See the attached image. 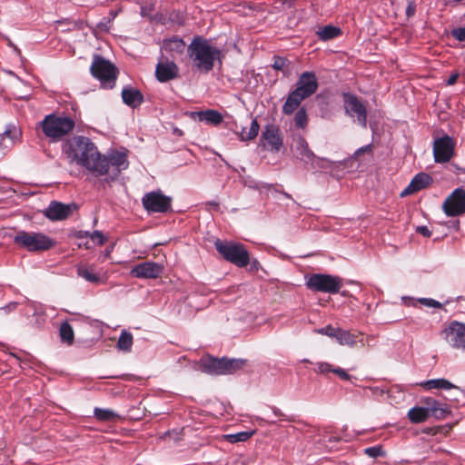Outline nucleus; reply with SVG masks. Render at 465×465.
I'll return each instance as SVG.
<instances>
[{"instance_id": "obj_32", "label": "nucleus", "mask_w": 465, "mask_h": 465, "mask_svg": "<svg viewBox=\"0 0 465 465\" xmlns=\"http://www.w3.org/2000/svg\"><path fill=\"white\" fill-rule=\"evenodd\" d=\"M335 339L341 345L353 346L356 343L355 335L341 329L335 331Z\"/></svg>"}, {"instance_id": "obj_61", "label": "nucleus", "mask_w": 465, "mask_h": 465, "mask_svg": "<svg viewBox=\"0 0 465 465\" xmlns=\"http://www.w3.org/2000/svg\"><path fill=\"white\" fill-rule=\"evenodd\" d=\"M115 177H116V176H108V178H107L105 181H106V183L113 182V181H114V178H115Z\"/></svg>"}, {"instance_id": "obj_28", "label": "nucleus", "mask_w": 465, "mask_h": 465, "mask_svg": "<svg viewBox=\"0 0 465 465\" xmlns=\"http://www.w3.org/2000/svg\"><path fill=\"white\" fill-rule=\"evenodd\" d=\"M134 343L133 335L126 330H123L117 341L116 348L124 352H130Z\"/></svg>"}, {"instance_id": "obj_54", "label": "nucleus", "mask_w": 465, "mask_h": 465, "mask_svg": "<svg viewBox=\"0 0 465 465\" xmlns=\"http://www.w3.org/2000/svg\"><path fill=\"white\" fill-rule=\"evenodd\" d=\"M249 264H250V271L252 272H258L259 269L261 268V264L257 259H252V260L250 259Z\"/></svg>"}, {"instance_id": "obj_34", "label": "nucleus", "mask_w": 465, "mask_h": 465, "mask_svg": "<svg viewBox=\"0 0 465 465\" xmlns=\"http://www.w3.org/2000/svg\"><path fill=\"white\" fill-rule=\"evenodd\" d=\"M245 364L242 359H227L224 358V374H231L242 369Z\"/></svg>"}, {"instance_id": "obj_9", "label": "nucleus", "mask_w": 465, "mask_h": 465, "mask_svg": "<svg viewBox=\"0 0 465 465\" xmlns=\"http://www.w3.org/2000/svg\"><path fill=\"white\" fill-rule=\"evenodd\" d=\"M127 151H112L108 153L107 156L102 155L99 153V158L104 160V163H101V166H97V169H94V172L99 173L100 174H104L109 172L110 165L115 167L116 171L121 172L127 169L129 163L127 160Z\"/></svg>"}, {"instance_id": "obj_16", "label": "nucleus", "mask_w": 465, "mask_h": 465, "mask_svg": "<svg viewBox=\"0 0 465 465\" xmlns=\"http://www.w3.org/2000/svg\"><path fill=\"white\" fill-rule=\"evenodd\" d=\"M45 137L50 142L56 143L58 141V116L55 114H48L39 123Z\"/></svg>"}, {"instance_id": "obj_27", "label": "nucleus", "mask_w": 465, "mask_h": 465, "mask_svg": "<svg viewBox=\"0 0 465 465\" xmlns=\"http://www.w3.org/2000/svg\"><path fill=\"white\" fill-rule=\"evenodd\" d=\"M74 331L72 325L68 321H63L60 322V342L65 343L68 346L74 344Z\"/></svg>"}, {"instance_id": "obj_39", "label": "nucleus", "mask_w": 465, "mask_h": 465, "mask_svg": "<svg viewBox=\"0 0 465 465\" xmlns=\"http://www.w3.org/2000/svg\"><path fill=\"white\" fill-rule=\"evenodd\" d=\"M294 122L296 126L305 128L308 124V117L304 108H301L294 115Z\"/></svg>"}, {"instance_id": "obj_38", "label": "nucleus", "mask_w": 465, "mask_h": 465, "mask_svg": "<svg viewBox=\"0 0 465 465\" xmlns=\"http://www.w3.org/2000/svg\"><path fill=\"white\" fill-rule=\"evenodd\" d=\"M74 127V121L70 117H60V136L71 132Z\"/></svg>"}, {"instance_id": "obj_30", "label": "nucleus", "mask_w": 465, "mask_h": 465, "mask_svg": "<svg viewBox=\"0 0 465 465\" xmlns=\"http://www.w3.org/2000/svg\"><path fill=\"white\" fill-rule=\"evenodd\" d=\"M423 388L427 390L431 389H442V390H450L455 388V386L449 381L445 379H433L429 380L421 383Z\"/></svg>"}, {"instance_id": "obj_11", "label": "nucleus", "mask_w": 465, "mask_h": 465, "mask_svg": "<svg viewBox=\"0 0 465 465\" xmlns=\"http://www.w3.org/2000/svg\"><path fill=\"white\" fill-rule=\"evenodd\" d=\"M259 146L262 150L277 153L282 147V138L277 126L267 125L260 137Z\"/></svg>"}, {"instance_id": "obj_42", "label": "nucleus", "mask_w": 465, "mask_h": 465, "mask_svg": "<svg viewBox=\"0 0 465 465\" xmlns=\"http://www.w3.org/2000/svg\"><path fill=\"white\" fill-rule=\"evenodd\" d=\"M364 453L371 458H378V457L383 455L384 452H383L381 446L377 445V446L366 448L364 450Z\"/></svg>"}, {"instance_id": "obj_37", "label": "nucleus", "mask_w": 465, "mask_h": 465, "mask_svg": "<svg viewBox=\"0 0 465 465\" xmlns=\"http://www.w3.org/2000/svg\"><path fill=\"white\" fill-rule=\"evenodd\" d=\"M44 214L51 221H58V200L51 201L49 206L45 209Z\"/></svg>"}, {"instance_id": "obj_15", "label": "nucleus", "mask_w": 465, "mask_h": 465, "mask_svg": "<svg viewBox=\"0 0 465 465\" xmlns=\"http://www.w3.org/2000/svg\"><path fill=\"white\" fill-rule=\"evenodd\" d=\"M163 271V266L154 262H143L136 264L130 272L131 275L139 279H156Z\"/></svg>"}, {"instance_id": "obj_5", "label": "nucleus", "mask_w": 465, "mask_h": 465, "mask_svg": "<svg viewBox=\"0 0 465 465\" xmlns=\"http://www.w3.org/2000/svg\"><path fill=\"white\" fill-rule=\"evenodd\" d=\"M305 285L312 292L335 294L342 287V280L331 274L313 273L307 278Z\"/></svg>"}, {"instance_id": "obj_52", "label": "nucleus", "mask_w": 465, "mask_h": 465, "mask_svg": "<svg viewBox=\"0 0 465 465\" xmlns=\"http://www.w3.org/2000/svg\"><path fill=\"white\" fill-rule=\"evenodd\" d=\"M337 331L336 329H333L331 326H327L325 328H322V329L318 330V332L322 333V334H325V335L330 336V337H334L335 338V331Z\"/></svg>"}, {"instance_id": "obj_47", "label": "nucleus", "mask_w": 465, "mask_h": 465, "mask_svg": "<svg viewBox=\"0 0 465 465\" xmlns=\"http://www.w3.org/2000/svg\"><path fill=\"white\" fill-rule=\"evenodd\" d=\"M332 369L331 365L327 362H318L317 368L314 371L318 373L324 374L327 372H332Z\"/></svg>"}, {"instance_id": "obj_8", "label": "nucleus", "mask_w": 465, "mask_h": 465, "mask_svg": "<svg viewBox=\"0 0 465 465\" xmlns=\"http://www.w3.org/2000/svg\"><path fill=\"white\" fill-rule=\"evenodd\" d=\"M440 335L450 347L465 351V323L453 321L441 331Z\"/></svg>"}, {"instance_id": "obj_49", "label": "nucleus", "mask_w": 465, "mask_h": 465, "mask_svg": "<svg viewBox=\"0 0 465 465\" xmlns=\"http://www.w3.org/2000/svg\"><path fill=\"white\" fill-rule=\"evenodd\" d=\"M332 372L337 374L341 380L350 381V374L343 369L337 367L332 369Z\"/></svg>"}, {"instance_id": "obj_26", "label": "nucleus", "mask_w": 465, "mask_h": 465, "mask_svg": "<svg viewBox=\"0 0 465 465\" xmlns=\"http://www.w3.org/2000/svg\"><path fill=\"white\" fill-rule=\"evenodd\" d=\"M197 114L199 121L209 124L217 125L223 120V115L215 110H206L194 113Z\"/></svg>"}, {"instance_id": "obj_46", "label": "nucleus", "mask_w": 465, "mask_h": 465, "mask_svg": "<svg viewBox=\"0 0 465 465\" xmlns=\"http://www.w3.org/2000/svg\"><path fill=\"white\" fill-rule=\"evenodd\" d=\"M419 302L422 304V305H425L427 307H430V308H441V303L439 302L438 301H435L433 299H430V298H420L419 300Z\"/></svg>"}, {"instance_id": "obj_13", "label": "nucleus", "mask_w": 465, "mask_h": 465, "mask_svg": "<svg viewBox=\"0 0 465 465\" xmlns=\"http://www.w3.org/2000/svg\"><path fill=\"white\" fill-rule=\"evenodd\" d=\"M27 303L25 314L29 316L32 313V316L35 318L34 324L38 328L44 326L47 319H54L57 316V313H54L55 311L54 307H46L29 300H27Z\"/></svg>"}, {"instance_id": "obj_60", "label": "nucleus", "mask_w": 465, "mask_h": 465, "mask_svg": "<svg viewBox=\"0 0 465 465\" xmlns=\"http://www.w3.org/2000/svg\"><path fill=\"white\" fill-rule=\"evenodd\" d=\"M415 8L413 5H410L407 8V15L409 16L412 15L414 14Z\"/></svg>"}, {"instance_id": "obj_62", "label": "nucleus", "mask_w": 465, "mask_h": 465, "mask_svg": "<svg viewBox=\"0 0 465 465\" xmlns=\"http://www.w3.org/2000/svg\"><path fill=\"white\" fill-rule=\"evenodd\" d=\"M284 196L287 197V198H290V195L286 193H283Z\"/></svg>"}, {"instance_id": "obj_57", "label": "nucleus", "mask_w": 465, "mask_h": 465, "mask_svg": "<svg viewBox=\"0 0 465 465\" xmlns=\"http://www.w3.org/2000/svg\"><path fill=\"white\" fill-rule=\"evenodd\" d=\"M90 232L88 231H79L76 232L75 236L79 239H82V238H87V237H90Z\"/></svg>"}, {"instance_id": "obj_31", "label": "nucleus", "mask_w": 465, "mask_h": 465, "mask_svg": "<svg viewBox=\"0 0 465 465\" xmlns=\"http://www.w3.org/2000/svg\"><path fill=\"white\" fill-rule=\"evenodd\" d=\"M340 34L341 29L332 25H325L317 31L318 36L323 41L333 39Z\"/></svg>"}, {"instance_id": "obj_33", "label": "nucleus", "mask_w": 465, "mask_h": 465, "mask_svg": "<svg viewBox=\"0 0 465 465\" xmlns=\"http://www.w3.org/2000/svg\"><path fill=\"white\" fill-rule=\"evenodd\" d=\"M260 125L256 119H253L251 123V125L248 130L246 128H242L240 133V138L242 141H250L254 139L259 132Z\"/></svg>"}, {"instance_id": "obj_18", "label": "nucleus", "mask_w": 465, "mask_h": 465, "mask_svg": "<svg viewBox=\"0 0 465 465\" xmlns=\"http://www.w3.org/2000/svg\"><path fill=\"white\" fill-rule=\"evenodd\" d=\"M318 88V82L313 73L304 72L299 78L297 90L306 97L313 94Z\"/></svg>"}, {"instance_id": "obj_36", "label": "nucleus", "mask_w": 465, "mask_h": 465, "mask_svg": "<svg viewBox=\"0 0 465 465\" xmlns=\"http://www.w3.org/2000/svg\"><path fill=\"white\" fill-rule=\"evenodd\" d=\"M79 209V205L75 203H60V221L67 219L74 213H75Z\"/></svg>"}, {"instance_id": "obj_21", "label": "nucleus", "mask_w": 465, "mask_h": 465, "mask_svg": "<svg viewBox=\"0 0 465 465\" xmlns=\"http://www.w3.org/2000/svg\"><path fill=\"white\" fill-rule=\"evenodd\" d=\"M432 183V176H414L410 184L400 193L406 197L428 187Z\"/></svg>"}, {"instance_id": "obj_45", "label": "nucleus", "mask_w": 465, "mask_h": 465, "mask_svg": "<svg viewBox=\"0 0 465 465\" xmlns=\"http://www.w3.org/2000/svg\"><path fill=\"white\" fill-rule=\"evenodd\" d=\"M89 238L98 245H103L105 241L104 234L100 231H94L93 232L90 233Z\"/></svg>"}, {"instance_id": "obj_41", "label": "nucleus", "mask_w": 465, "mask_h": 465, "mask_svg": "<svg viewBox=\"0 0 465 465\" xmlns=\"http://www.w3.org/2000/svg\"><path fill=\"white\" fill-rule=\"evenodd\" d=\"M298 149L300 150V156L302 158L311 159L313 157V153L309 149L308 144L303 139L299 141Z\"/></svg>"}, {"instance_id": "obj_1", "label": "nucleus", "mask_w": 465, "mask_h": 465, "mask_svg": "<svg viewBox=\"0 0 465 465\" xmlns=\"http://www.w3.org/2000/svg\"><path fill=\"white\" fill-rule=\"evenodd\" d=\"M63 150L71 161H75L90 171L94 172L97 166H101L99 152L87 137L77 136L68 140ZM103 162L104 163V160H102Z\"/></svg>"}, {"instance_id": "obj_48", "label": "nucleus", "mask_w": 465, "mask_h": 465, "mask_svg": "<svg viewBox=\"0 0 465 465\" xmlns=\"http://www.w3.org/2000/svg\"><path fill=\"white\" fill-rule=\"evenodd\" d=\"M18 304L19 303L17 302H10L9 303H7L5 306H1L0 307V311L4 312L5 314H8L11 312L15 311L17 306H18Z\"/></svg>"}, {"instance_id": "obj_23", "label": "nucleus", "mask_w": 465, "mask_h": 465, "mask_svg": "<svg viewBox=\"0 0 465 465\" xmlns=\"http://www.w3.org/2000/svg\"><path fill=\"white\" fill-rule=\"evenodd\" d=\"M305 98L307 97L304 94L295 89L287 97L282 106V112L288 115L292 114Z\"/></svg>"}, {"instance_id": "obj_40", "label": "nucleus", "mask_w": 465, "mask_h": 465, "mask_svg": "<svg viewBox=\"0 0 465 465\" xmlns=\"http://www.w3.org/2000/svg\"><path fill=\"white\" fill-rule=\"evenodd\" d=\"M252 434V431H241L238 433L230 434L227 437L231 442H242L250 439Z\"/></svg>"}, {"instance_id": "obj_58", "label": "nucleus", "mask_w": 465, "mask_h": 465, "mask_svg": "<svg viewBox=\"0 0 465 465\" xmlns=\"http://www.w3.org/2000/svg\"><path fill=\"white\" fill-rule=\"evenodd\" d=\"M458 77H459L458 74H451L447 81V84H449V85L454 84L457 82Z\"/></svg>"}, {"instance_id": "obj_22", "label": "nucleus", "mask_w": 465, "mask_h": 465, "mask_svg": "<svg viewBox=\"0 0 465 465\" xmlns=\"http://www.w3.org/2000/svg\"><path fill=\"white\" fill-rule=\"evenodd\" d=\"M200 368L203 372L210 374L224 375V358H207L202 359Z\"/></svg>"}, {"instance_id": "obj_20", "label": "nucleus", "mask_w": 465, "mask_h": 465, "mask_svg": "<svg viewBox=\"0 0 465 465\" xmlns=\"http://www.w3.org/2000/svg\"><path fill=\"white\" fill-rule=\"evenodd\" d=\"M423 403L425 404L424 409L428 410V415L433 416L436 419H444L450 413L446 404L440 403L433 398H425Z\"/></svg>"}, {"instance_id": "obj_44", "label": "nucleus", "mask_w": 465, "mask_h": 465, "mask_svg": "<svg viewBox=\"0 0 465 465\" xmlns=\"http://www.w3.org/2000/svg\"><path fill=\"white\" fill-rule=\"evenodd\" d=\"M9 355L15 359L17 363L22 369L31 368V361L27 358H23L19 354L10 351Z\"/></svg>"}, {"instance_id": "obj_64", "label": "nucleus", "mask_w": 465, "mask_h": 465, "mask_svg": "<svg viewBox=\"0 0 465 465\" xmlns=\"http://www.w3.org/2000/svg\"><path fill=\"white\" fill-rule=\"evenodd\" d=\"M302 361H303V362H309V360H307V359H303V360H302Z\"/></svg>"}, {"instance_id": "obj_50", "label": "nucleus", "mask_w": 465, "mask_h": 465, "mask_svg": "<svg viewBox=\"0 0 465 465\" xmlns=\"http://www.w3.org/2000/svg\"><path fill=\"white\" fill-rule=\"evenodd\" d=\"M287 60L283 57H276L273 63V68L278 71H282L286 65Z\"/></svg>"}, {"instance_id": "obj_3", "label": "nucleus", "mask_w": 465, "mask_h": 465, "mask_svg": "<svg viewBox=\"0 0 465 465\" xmlns=\"http://www.w3.org/2000/svg\"><path fill=\"white\" fill-rule=\"evenodd\" d=\"M14 242L19 247L31 252H40L54 247L56 241L41 232L21 230L14 237Z\"/></svg>"}, {"instance_id": "obj_53", "label": "nucleus", "mask_w": 465, "mask_h": 465, "mask_svg": "<svg viewBox=\"0 0 465 465\" xmlns=\"http://www.w3.org/2000/svg\"><path fill=\"white\" fill-rule=\"evenodd\" d=\"M371 144H368V145H365V146H362L361 148L358 149L355 153H354V156L355 158H359V156L361 154V153H368V154H371Z\"/></svg>"}, {"instance_id": "obj_51", "label": "nucleus", "mask_w": 465, "mask_h": 465, "mask_svg": "<svg viewBox=\"0 0 465 465\" xmlns=\"http://www.w3.org/2000/svg\"><path fill=\"white\" fill-rule=\"evenodd\" d=\"M451 35L459 41H465V28H457L452 30Z\"/></svg>"}, {"instance_id": "obj_12", "label": "nucleus", "mask_w": 465, "mask_h": 465, "mask_svg": "<svg viewBox=\"0 0 465 465\" xmlns=\"http://www.w3.org/2000/svg\"><path fill=\"white\" fill-rule=\"evenodd\" d=\"M344 108L347 114L356 116L358 123L366 127L367 110L363 104L353 94H344Z\"/></svg>"}, {"instance_id": "obj_59", "label": "nucleus", "mask_w": 465, "mask_h": 465, "mask_svg": "<svg viewBox=\"0 0 465 465\" xmlns=\"http://www.w3.org/2000/svg\"><path fill=\"white\" fill-rule=\"evenodd\" d=\"M272 411H273V414L277 417H282L283 416V413L282 412V411L276 407H272Z\"/></svg>"}, {"instance_id": "obj_55", "label": "nucleus", "mask_w": 465, "mask_h": 465, "mask_svg": "<svg viewBox=\"0 0 465 465\" xmlns=\"http://www.w3.org/2000/svg\"><path fill=\"white\" fill-rule=\"evenodd\" d=\"M417 232L424 237H430L431 235V232L425 225L419 226Z\"/></svg>"}, {"instance_id": "obj_2", "label": "nucleus", "mask_w": 465, "mask_h": 465, "mask_svg": "<svg viewBox=\"0 0 465 465\" xmlns=\"http://www.w3.org/2000/svg\"><path fill=\"white\" fill-rule=\"evenodd\" d=\"M188 55L193 64L200 72H210L216 60H221L222 53L212 46L207 40L195 37L187 48Z\"/></svg>"}, {"instance_id": "obj_63", "label": "nucleus", "mask_w": 465, "mask_h": 465, "mask_svg": "<svg viewBox=\"0 0 465 465\" xmlns=\"http://www.w3.org/2000/svg\"><path fill=\"white\" fill-rule=\"evenodd\" d=\"M253 188L258 189V190H262V188L259 187V186H254Z\"/></svg>"}, {"instance_id": "obj_19", "label": "nucleus", "mask_w": 465, "mask_h": 465, "mask_svg": "<svg viewBox=\"0 0 465 465\" xmlns=\"http://www.w3.org/2000/svg\"><path fill=\"white\" fill-rule=\"evenodd\" d=\"M185 43L180 37L173 36L169 39H164L161 45L163 54H166L173 58L182 54L185 50Z\"/></svg>"}, {"instance_id": "obj_7", "label": "nucleus", "mask_w": 465, "mask_h": 465, "mask_svg": "<svg viewBox=\"0 0 465 465\" xmlns=\"http://www.w3.org/2000/svg\"><path fill=\"white\" fill-rule=\"evenodd\" d=\"M90 70L92 74L99 79L103 84H109L110 87H113L116 79L117 69L112 63L99 55H95Z\"/></svg>"}, {"instance_id": "obj_43", "label": "nucleus", "mask_w": 465, "mask_h": 465, "mask_svg": "<svg viewBox=\"0 0 465 465\" xmlns=\"http://www.w3.org/2000/svg\"><path fill=\"white\" fill-rule=\"evenodd\" d=\"M3 135L10 138L14 142H17L21 139L22 131L17 128L7 129L4 132Z\"/></svg>"}, {"instance_id": "obj_14", "label": "nucleus", "mask_w": 465, "mask_h": 465, "mask_svg": "<svg viewBox=\"0 0 465 465\" xmlns=\"http://www.w3.org/2000/svg\"><path fill=\"white\" fill-rule=\"evenodd\" d=\"M455 143L450 136L436 139L433 143V154L437 163H445L453 156Z\"/></svg>"}, {"instance_id": "obj_10", "label": "nucleus", "mask_w": 465, "mask_h": 465, "mask_svg": "<svg viewBox=\"0 0 465 465\" xmlns=\"http://www.w3.org/2000/svg\"><path fill=\"white\" fill-rule=\"evenodd\" d=\"M442 211L448 217H456L465 213V190L455 189L443 202Z\"/></svg>"}, {"instance_id": "obj_25", "label": "nucleus", "mask_w": 465, "mask_h": 465, "mask_svg": "<svg viewBox=\"0 0 465 465\" xmlns=\"http://www.w3.org/2000/svg\"><path fill=\"white\" fill-rule=\"evenodd\" d=\"M77 274L85 281L92 283L99 284L104 282L101 275L95 272L93 266H78Z\"/></svg>"}, {"instance_id": "obj_17", "label": "nucleus", "mask_w": 465, "mask_h": 465, "mask_svg": "<svg viewBox=\"0 0 465 465\" xmlns=\"http://www.w3.org/2000/svg\"><path fill=\"white\" fill-rule=\"evenodd\" d=\"M178 66L172 61H160L155 69L156 78L160 82H167L178 75Z\"/></svg>"}, {"instance_id": "obj_35", "label": "nucleus", "mask_w": 465, "mask_h": 465, "mask_svg": "<svg viewBox=\"0 0 465 465\" xmlns=\"http://www.w3.org/2000/svg\"><path fill=\"white\" fill-rule=\"evenodd\" d=\"M94 417L100 421H111L114 420L118 415L110 409L94 408Z\"/></svg>"}, {"instance_id": "obj_6", "label": "nucleus", "mask_w": 465, "mask_h": 465, "mask_svg": "<svg viewBox=\"0 0 465 465\" xmlns=\"http://www.w3.org/2000/svg\"><path fill=\"white\" fill-rule=\"evenodd\" d=\"M172 197L165 195L160 189L144 193L142 204L148 213H166L172 210Z\"/></svg>"}, {"instance_id": "obj_29", "label": "nucleus", "mask_w": 465, "mask_h": 465, "mask_svg": "<svg viewBox=\"0 0 465 465\" xmlns=\"http://www.w3.org/2000/svg\"><path fill=\"white\" fill-rule=\"evenodd\" d=\"M429 417L428 410L424 407H413L408 412V418L412 423L423 422Z\"/></svg>"}, {"instance_id": "obj_24", "label": "nucleus", "mask_w": 465, "mask_h": 465, "mask_svg": "<svg viewBox=\"0 0 465 465\" xmlns=\"http://www.w3.org/2000/svg\"><path fill=\"white\" fill-rule=\"evenodd\" d=\"M122 98L124 104L133 108L139 106L143 101L142 93L139 90L132 87L123 89Z\"/></svg>"}, {"instance_id": "obj_56", "label": "nucleus", "mask_w": 465, "mask_h": 465, "mask_svg": "<svg viewBox=\"0 0 465 465\" xmlns=\"http://www.w3.org/2000/svg\"><path fill=\"white\" fill-rule=\"evenodd\" d=\"M207 205L209 206V210L212 211H218L219 210V203L215 201H211L207 203Z\"/></svg>"}, {"instance_id": "obj_4", "label": "nucleus", "mask_w": 465, "mask_h": 465, "mask_svg": "<svg viewBox=\"0 0 465 465\" xmlns=\"http://www.w3.org/2000/svg\"><path fill=\"white\" fill-rule=\"evenodd\" d=\"M216 251L223 257L239 268L247 266L250 262V254L242 243L235 242H223L216 240L214 242Z\"/></svg>"}]
</instances>
